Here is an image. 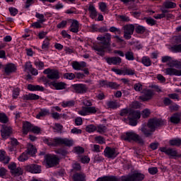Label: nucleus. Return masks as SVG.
<instances>
[{
    "label": "nucleus",
    "instance_id": "nucleus-56",
    "mask_svg": "<svg viewBox=\"0 0 181 181\" xmlns=\"http://www.w3.org/2000/svg\"><path fill=\"white\" fill-rule=\"evenodd\" d=\"M74 151L78 155H81V153H84V149L83 148V147L81 146L75 147Z\"/></svg>",
    "mask_w": 181,
    "mask_h": 181
},
{
    "label": "nucleus",
    "instance_id": "nucleus-60",
    "mask_svg": "<svg viewBox=\"0 0 181 181\" xmlns=\"http://www.w3.org/2000/svg\"><path fill=\"white\" fill-rule=\"evenodd\" d=\"M148 172L151 175H156L158 172V168L156 167L149 168Z\"/></svg>",
    "mask_w": 181,
    "mask_h": 181
},
{
    "label": "nucleus",
    "instance_id": "nucleus-30",
    "mask_svg": "<svg viewBox=\"0 0 181 181\" xmlns=\"http://www.w3.org/2000/svg\"><path fill=\"white\" fill-rule=\"evenodd\" d=\"M169 144L171 146H181V139H174L169 141Z\"/></svg>",
    "mask_w": 181,
    "mask_h": 181
},
{
    "label": "nucleus",
    "instance_id": "nucleus-23",
    "mask_svg": "<svg viewBox=\"0 0 181 181\" xmlns=\"http://www.w3.org/2000/svg\"><path fill=\"white\" fill-rule=\"evenodd\" d=\"M167 66L168 67H171L173 69V67H175V69H181V62H179L177 60H172L170 62H168Z\"/></svg>",
    "mask_w": 181,
    "mask_h": 181
},
{
    "label": "nucleus",
    "instance_id": "nucleus-41",
    "mask_svg": "<svg viewBox=\"0 0 181 181\" xmlns=\"http://www.w3.org/2000/svg\"><path fill=\"white\" fill-rule=\"evenodd\" d=\"M86 132H94V131H97V127L94 124L88 125L86 127Z\"/></svg>",
    "mask_w": 181,
    "mask_h": 181
},
{
    "label": "nucleus",
    "instance_id": "nucleus-58",
    "mask_svg": "<svg viewBox=\"0 0 181 181\" xmlns=\"http://www.w3.org/2000/svg\"><path fill=\"white\" fill-rule=\"evenodd\" d=\"M170 63L172 62V57L169 56H165L162 57V62L163 63Z\"/></svg>",
    "mask_w": 181,
    "mask_h": 181
},
{
    "label": "nucleus",
    "instance_id": "nucleus-18",
    "mask_svg": "<svg viewBox=\"0 0 181 181\" xmlns=\"http://www.w3.org/2000/svg\"><path fill=\"white\" fill-rule=\"evenodd\" d=\"M180 113L176 112L172 115V116L168 119L171 124H180Z\"/></svg>",
    "mask_w": 181,
    "mask_h": 181
},
{
    "label": "nucleus",
    "instance_id": "nucleus-49",
    "mask_svg": "<svg viewBox=\"0 0 181 181\" xmlns=\"http://www.w3.org/2000/svg\"><path fill=\"white\" fill-rule=\"evenodd\" d=\"M141 115L143 118H148V117L151 115V111H149V110L148 109H145L144 110L142 111Z\"/></svg>",
    "mask_w": 181,
    "mask_h": 181
},
{
    "label": "nucleus",
    "instance_id": "nucleus-21",
    "mask_svg": "<svg viewBox=\"0 0 181 181\" xmlns=\"http://www.w3.org/2000/svg\"><path fill=\"white\" fill-rule=\"evenodd\" d=\"M33 127V125H32L30 122H24L23 124V134H24V135H28V132H29L30 131H32Z\"/></svg>",
    "mask_w": 181,
    "mask_h": 181
},
{
    "label": "nucleus",
    "instance_id": "nucleus-48",
    "mask_svg": "<svg viewBox=\"0 0 181 181\" xmlns=\"http://www.w3.org/2000/svg\"><path fill=\"white\" fill-rule=\"evenodd\" d=\"M64 77L68 80H74L76 78V75L73 73H66L64 75Z\"/></svg>",
    "mask_w": 181,
    "mask_h": 181
},
{
    "label": "nucleus",
    "instance_id": "nucleus-45",
    "mask_svg": "<svg viewBox=\"0 0 181 181\" xmlns=\"http://www.w3.org/2000/svg\"><path fill=\"white\" fill-rule=\"evenodd\" d=\"M129 119V125H132V127H136V125L138 124V119H134L132 117H127Z\"/></svg>",
    "mask_w": 181,
    "mask_h": 181
},
{
    "label": "nucleus",
    "instance_id": "nucleus-61",
    "mask_svg": "<svg viewBox=\"0 0 181 181\" xmlns=\"http://www.w3.org/2000/svg\"><path fill=\"white\" fill-rule=\"evenodd\" d=\"M163 103L165 105H171L173 102L169 98H164Z\"/></svg>",
    "mask_w": 181,
    "mask_h": 181
},
{
    "label": "nucleus",
    "instance_id": "nucleus-59",
    "mask_svg": "<svg viewBox=\"0 0 181 181\" xmlns=\"http://www.w3.org/2000/svg\"><path fill=\"white\" fill-rule=\"evenodd\" d=\"M21 90L18 88L13 89V98H18V95H19Z\"/></svg>",
    "mask_w": 181,
    "mask_h": 181
},
{
    "label": "nucleus",
    "instance_id": "nucleus-25",
    "mask_svg": "<svg viewBox=\"0 0 181 181\" xmlns=\"http://www.w3.org/2000/svg\"><path fill=\"white\" fill-rule=\"evenodd\" d=\"M25 152H27V154L30 155V156H35L36 152H37V149H36V147H35V146L30 144Z\"/></svg>",
    "mask_w": 181,
    "mask_h": 181
},
{
    "label": "nucleus",
    "instance_id": "nucleus-64",
    "mask_svg": "<svg viewBox=\"0 0 181 181\" xmlns=\"http://www.w3.org/2000/svg\"><path fill=\"white\" fill-rule=\"evenodd\" d=\"M119 19H121V21L122 22H129L130 19L129 17L127 16H119Z\"/></svg>",
    "mask_w": 181,
    "mask_h": 181
},
{
    "label": "nucleus",
    "instance_id": "nucleus-13",
    "mask_svg": "<svg viewBox=\"0 0 181 181\" xmlns=\"http://www.w3.org/2000/svg\"><path fill=\"white\" fill-rule=\"evenodd\" d=\"M25 170H27V172H30V173H40V172H42L40 166L35 164L25 166Z\"/></svg>",
    "mask_w": 181,
    "mask_h": 181
},
{
    "label": "nucleus",
    "instance_id": "nucleus-17",
    "mask_svg": "<svg viewBox=\"0 0 181 181\" xmlns=\"http://www.w3.org/2000/svg\"><path fill=\"white\" fill-rule=\"evenodd\" d=\"M16 71V66L13 64H8L6 65L4 68V73L6 74L9 75L12 73H15Z\"/></svg>",
    "mask_w": 181,
    "mask_h": 181
},
{
    "label": "nucleus",
    "instance_id": "nucleus-19",
    "mask_svg": "<svg viewBox=\"0 0 181 181\" xmlns=\"http://www.w3.org/2000/svg\"><path fill=\"white\" fill-rule=\"evenodd\" d=\"M50 86H53L55 88V90H64L66 88V83L64 82H50Z\"/></svg>",
    "mask_w": 181,
    "mask_h": 181
},
{
    "label": "nucleus",
    "instance_id": "nucleus-12",
    "mask_svg": "<svg viewBox=\"0 0 181 181\" xmlns=\"http://www.w3.org/2000/svg\"><path fill=\"white\" fill-rule=\"evenodd\" d=\"M105 156L109 159H114L117 158V153H115V148L110 147H106L104 151Z\"/></svg>",
    "mask_w": 181,
    "mask_h": 181
},
{
    "label": "nucleus",
    "instance_id": "nucleus-53",
    "mask_svg": "<svg viewBox=\"0 0 181 181\" xmlns=\"http://www.w3.org/2000/svg\"><path fill=\"white\" fill-rule=\"evenodd\" d=\"M6 172H8V170L5 169V168H0V177H2L3 179L5 178V176H6Z\"/></svg>",
    "mask_w": 181,
    "mask_h": 181
},
{
    "label": "nucleus",
    "instance_id": "nucleus-54",
    "mask_svg": "<svg viewBox=\"0 0 181 181\" xmlns=\"http://www.w3.org/2000/svg\"><path fill=\"white\" fill-rule=\"evenodd\" d=\"M146 23H148V25H151V26H153V25H156V21H155L152 18H146Z\"/></svg>",
    "mask_w": 181,
    "mask_h": 181
},
{
    "label": "nucleus",
    "instance_id": "nucleus-20",
    "mask_svg": "<svg viewBox=\"0 0 181 181\" xmlns=\"http://www.w3.org/2000/svg\"><path fill=\"white\" fill-rule=\"evenodd\" d=\"M87 66L85 62H74L72 63V67L74 70H83L84 67Z\"/></svg>",
    "mask_w": 181,
    "mask_h": 181
},
{
    "label": "nucleus",
    "instance_id": "nucleus-1",
    "mask_svg": "<svg viewBox=\"0 0 181 181\" xmlns=\"http://www.w3.org/2000/svg\"><path fill=\"white\" fill-rule=\"evenodd\" d=\"M164 124L165 120L162 119H150L147 124L142 126L140 131H141L146 138H151V136L153 135L154 132L156 131V128H158V127H162V125Z\"/></svg>",
    "mask_w": 181,
    "mask_h": 181
},
{
    "label": "nucleus",
    "instance_id": "nucleus-36",
    "mask_svg": "<svg viewBox=\"0 0 181 181\" xmlns=\"http://www.w3.org/2000/svg\"><path fill=\"white\" fill-rule=\"evenodd\" d=\"M12 175H15V176H21V175H23V171L22 170V168H17L13 170V171H11Z\"/></svg>",
    "mask_w": 181,
    "mask_h": 181
},
{
    "label": "nucleus",
    "instance_id": "nucleus-43",
    "mask_svg": "<svg viewBox=\"0 0 181 181\" xmlns=\"http://www.w3.org/2000/svg\"><path fill=\"white\" fill-rule=\"evenodd\" d=\"M8 117L5 113H0V122H2L3 124H6L8 122Z\"/></svg>",
    "mask_w": 181,
    "mask_h": 181
},
{
    "label": "nucleus",
    "instance_id": "nucleus-7",
    "mask_svg": "<svg viewBox=\"0 0 181 181\" xmlns=\"http://www.w3.org/2000/svg\"><path fill=\"white\" fill-rule=\"evenodd\" d=\"M124 29V37L127 40L131 39L132 35H134V30H135V26L132 24L126 25L123 27Z\"/></svg>",
    "mask_w": 181,
    "mask_h": 181
},
{
    "label": "nucleus",
    "instance_id": "nucleus-63",
    "mask_svg": "<svg viewBox=\"0 0 181 181\" xmlns=\"http://www.w3.org/2000/svg\"><path fill=\"white\" fill-rule=\"evenodd\" d=\"M9 12L12 16H16L18 14V9L15 8H9Z\"/></svg>",
    "mask_w": 181,
    "mask_h": 181
},
{
    "label": "nucleus",
    "instance_id": "nucleus-8",
    "mask_svg": "<svg viewBox=\"0 0 181 181\" xmlns=\"http://www.w3.org/2000/svg\"><path fill=\"white\" fill-rule=\"evenodd\" d=\"M43 73L44 74H47V77L49 78V80H59V78H60V75L57 70L47 69L44 70Z\"/></svg>",
    "mask_w": 181,
    "mask_h": 181
},
{
    "label": "nucleus",
    "instance_id": "nucleus-44",
    "mask_svg": "<svg viewBox=\"0 0 181 181\" xmlns=\"http://www.w3.org/2000/svg\"><path fill=\"white\" fill-rule=\"evenodd\" d=\"M49 111L47 110H42L37 115L36 118L40 119L41 117H46V115H48Z\"/></svg>",
    "mask_w": 181,
    "mask_h": 181
},
{
    "label": "nucleus",
    "instance_id": "nucleus-35",
    "mask_svg": "<svg viewBox=\"0 0 181 181\" xmlns=\"http://www.w3.org/2000/svg\"><path fill=\"white\" fill-rule=\"evenodd\" d=\"M131 112V109L129 108H124L120 110L119 115L121 117H127V115H129V113Z\"/></svg>",
    "mask_w": 181,
    "mask_h": 181
},
{
    "label": "nucleus",
    "instance_id": "nucleus-33",
    "mask_svg": "<svg viewBox=\"0 0 181 181\" xmlns=\"http://www.w3.org/2000/svg\"><path fill=\"white\" fill-rule=\"evenodd\" d=\"M88 11H90V17L92 19H94L95 16H97V10H95V7L93 5H90L88 8Z\"/></svg>",
    "mask_w": 181,
    "mask_h": 181
},
{
    "label": "nucleus",
    "instance_id": "nucleus-32",
    "mask_svg": "<svg viewBox=\"0 0 181 181\" xmlns=\"http://www.w3.org/2000/svg\"><path fill=\"white\" fill-rule=\"evenodd\" d=\"M25 100H39V95L33 93H30L28 95H25L24 96Z\"/></svg>",
    "mask_w": 181,
    "mask_h": 181
},
{
    "label": "nucleus",
    "instance_id": "nucleus-16",
    "mask_svg": "<svg viewBox=\"0 0 181 181\" xmlns=\"http://www.w3.org/2000/svg\"><path fill=\"white\" fill-rule=\"evenodd\" d=\"M165 74L167 76H181V70H178L174 68H167L165 69Z\"/></svg>",
    "mask_w": 181,
    "mask_h": 181
},
{
    "label": "nucleus",
    "instance_id": "nucleus-6",
    "mask_svg": "<svg viewBox=\"0 0 181 181\" xmlns=\"http://www.w3.org/2000/svg\"><path fill=\"white\" fill-rule=\"evenodd\" d=\"M145 179V175L141 173H134L132 175L122 176V181H141Z\"/></svg>",
    "mask_w": 181,
    "mask_h": 181
},
{
    "label": "nucleus",
    "instance_id": "nucleus-5",
    "mask_svg": "<svg viewBox=\"0 0 181 181\" xmlns=\"http://www.w3.org/2000/svg\"><path fill=\"white\" fill-rule=\"evenodd\" d=\"M45 164L46 168H53L59 165V158L56 156L47 154L45 156Z\"/></svg>",
    "mask_w": 181,
    "mask_h": 181
},
{
    "label": "nucleus",
    "instance_id": "nucleus-24",
    "mask_svg": "<svg viewBox=\"0 0 181 181\" xmlns=\"http://www.w3.org/2000/svg\"><path fill=\"white\" fill-rule=\"evenodd\" d=\"M128 117L135 119H139V118H141V112L130 109L129 115Z\"/></svg>",
    "mask_w": 181,
    "mask_h": 181
},
{
    "label": "nucleus",
    "instance_id": "nucleus-11",
    "mask_svg": "<svg viewBox=\"0 0 181 181\" xmlns=\"http://www.w3.org/2000/svg\"><path fill=\"white\" fill-rule=\"evenodd\" d=\"M160 151L161 152H164V153L165 155H168L170 158H175V157L177 156V151L171 148L162 147L160 148Z\"/></svg>",
    "mask_w": 181,
    "mask_h": 181
},
{
    "label": "nucleus",
    "instance_id": "nucleus-57",
    "mask_svg": "<svg viewBox=\"0 0 181 181\" xmlns=\"http://www.w3.org/2000/svg\"><path fill=\"white\" fill-rule=\"evenodd\" d=\"M86 111L90 114H95L97 109H95V107H86Z\"/></svg>",
    "mask_w": 181,
    "mask_h": 181
},
{
    "label": "nucleus",
    "instance_id": "nucleus-26",
    "mask_svg": "<svg viewBox=\"0 0 181 181\" xmlns=\"http://www.w3.org/2000/svg\"><path fill=\"white\" fill-rule=\"evenodd\" d=\"M78 21L76 20H73V22L71 25L70 31L73 32V33H77L78 32Z\"/></svg>",
    "mask_w": 181,
    "mask_h": 181
},
{
    "label": "nucleus",
    "instance_id": "nucleus-39",
    "mask_svg": "<svg viewBox=\"0 0 181 181\" xmlns=\"http://www.w3.org/2000/svg\"><path fill=\"white\" fill-rule=\"evenodd\" d=\"M35 18H37L40 23H43V22H46V18H45V15L37 13L35 15Z\"/></svg>",
    "mask_w": 181,
    "mask_h": 181
},
{
    "label": "nucleus",
    "instance_id": "nucleus-15",
    "mask_svg": "<svg viewBox=\"0 0 181 181\" xmlns=\"http://www.w3.org/2000/svg\"><path fill=\"white\" fill-rule=\"evenodd\" d=\"M153 97V92L151 90H146L143 91V95L139 97L142 101H148Z\"/></svg>",
    "mask_w": 181,
    "mask_h": 181
},
{
    "label": "nucleus",
    "instance_id": "nucleus-62",
    "mask_svg": "<svg viewBox=\"0 0 181 181\" xmlns=\"http://www.w3.org/2000/svg\"><path fill=\"white\" fill-rule=\"evenodd\" d=\"M95 141H97V142H98V144H105V141L104 140V137L99 136H96L95 138Z\"/></svg>",
    "mask_w": 181,
    "mask_h": 181
},
{
    "label": "nucleus",
    "instance_id": "nucleus-22",
    "mask_svg": "<svg viewBox=\"0 0 181 181\" xmlns=\"http://www.w3.org/2000/svg\"><path fill=\"white\" fill-rule=\"evenodd\" d=\"M28 89L30 90V91H45V88L39 85L35 86V85L29 84L28 86Z\"/></svg>",
    "mask_w": 181,
    "mask_h": 181
},
{
    "label": "nucleus",
    "instance_id": "nucleus-29",
    "mask_svg": "<svg viewBox=\"0 0 181 181\" xmlns=\"http://www.w3.org/2000/svg\"><path fill=\"white\" fill-rule=\"evenodd\" d=\"M163 6L166 9H173V8H176V4L172 1H167L163 3Z\"/></svg>",
    "mask_w": 181,
    "mask_h": 181
},
{
    "label": "nucleus",
    "instance_id": "nucleus-40",
    "mask_svg": "<svg viewBox=\"0 0 181 181\" xmlns=\"http://www.w3.org/2000/svg\"><path fill=\"white\" fill-rule=\"evenodd\" d=\"M171 50L175 53H181V44L174 45L171 47Z\"/></svg>",
    "mask_w": 181,
    "mask_h": 181
},
{
    "label": "nucleus",
    "instance_id": "nucleus-28",
    "mask_svg": "<svg viewBox=\"0 0 181 181\" xmlns=\"http://www.w3.org/2000/svg\"><path fill=\"white\" fill-rule=\"evenodd\" d=\"M74 181H84L86 180V175L83 173H76L73 176Z\"/></svg>",
    "mask_w": 181,
    "mask_h": 181
},
{
    "label": "nucleus",
    "instance_id": "nucleus-51",
    "mask_svg": "<svg viewBox=\"0 0 181 181\" xmlns=\"http://www.w3.org/2000/svg\"><path fill=\"white\" fill-rule=\"evenodd\" d=\"M99 134H104L107 131V127L104 125H99L96 129Z\"/></svg>",
    "mask_w": 181,
    "mask_h": 181
},
{
    "label": "nucleus",
    "instance_id": "nucleus-34",
    "mask_svg": "<svg viewBox=\"0 0 181 181\" xmlns=\"http://www.w3.org/2000/svg\"><path fill=\"white\" fill-rule=\"evenodd\" d=\"M134 74H135V70L127 68L123 69V76H134Z\"/></svg>",
    "mask_w": 181,
    "mask_h": 181
},
{
    "label": "nucleus",
    "instance_id": "nucleus-55",
    "mask_svg": "<svg viewBox=\"0 0 181 181\" xmlns=\"http://www.w3.org/2000/svg\"><path fill=\"white\" fill-rule=\"evenodd\" d=\"M134 90L135 91H142V84L141 83H135L134 85Z\"/></svg>",
    "mask_w": 181,
    "mask_h": 181
},
{
    "label": "nucleus",
    "instance_id": "nucleus-31",
    "mask_svg": "<svg viewBox=\"0 0 181 181\" xmlns=\"http://www.w3.org/2000/svg\"><path fill=\"white\" fill-rule=\"evenodd\" d=\"M124 56L127 60L133 61L135 60V57L134 56V52L131 50L125 52Z\"/></svg>",
    "mask_w": 181,
    "mask_h": 181
},
{
    "label": "nucleus",
    "instance_id": "nucleus-38",
    "mask_svg": "<svg viewBox=\"0 0 181 181\" xmlns=\"http://www.w3.org/2000/svg\"><path fill=\"white\" fill-rule=\"evenodd\" d=\"M28 153L25 151V153H23L18 158V160L20 162H25V160H28L29 159V157H28Z\"/></svg>",
    "mask_w": 181,
    "mask_h": 181
},
{
    "label": "nucleus",
    "instance_id": "nucleus-47",
    "mask_svg": "<svg viewBox=\"0 0 181 181\" xmlns=\"http://www.w3.org/2000/svg\"><path fill=\"white\" fill-rule=\"evenodd\" d=\"M145 30H146V28L141 25H138L135 28V31L136 32V33H144Z\"/></svg>",
    "mask_w": 181,
    "mask_h": 181
},
{
    "label": "nucleus",
    "instance_id": "nucleus-46",
    "mask_svg": "<svg viewBox=\"0 0 181 181\" xmlns=\"http://www.w3.org/2000/svg\"><path fill=\"white\" fill-rule=\"evenodd\" d=\"M141 62L144 66H151V59L146 57L142 58Z\"/></svg>",
    "mask_w": 181,
    "mask_h": 181
},
{
    "label": "nucleus",
    "instance_id": "nucleus-3",
    "mask_svg": "<svg viewBox=\"0 0 181 181\" xmlns=\"http://www.w3.org/2000/svg\"><path fill=\"white\" fill-rule=\"evenodd\" d=\"M97 39L101 42L100 46L95 47V50L97 52H104V49H108V47L111 46V35L110 33H106L103 37H98Z\"/></svg>",
    "mask_w": 181,
    "mask_h": 181
},
{
    "label": "nucleus",
    "instance_id": "nucleus-9",
    "mask_svg": "<svg viewBox=\"0 0 181 181\" xmlns=\"http://www.w3.org/2000/svg\"><path fill=\"white\" fill-rule=\"evenodd\" d=\"M76 94H86L88 91V87L86 84L78 83L72 86Z\"/></svg>",
    "mask_w": 181,
    "mask_h": 181
},
{
    "label": "nucleus",
    "instance_id": "nucleus-2",
    "mask_svg": "<svg viewBox=\"0 0 181 181\" xmlns=\"http://www.w3.org/2000/svg\"><path fill=\"white\" fill-rule=\"evenodd\" d=\"M45 144H47L48 146H60L64 145L65 146H73L74 141L71 139L67 138L56 137L54 139H45Z\"/></svg>",
    "mask_w": 181,
    "mask_h": 181
},
{
    "label": "nucleus",
    "instance_id": "nucleus-37",
    "mask_svg": "<svg viewBox=\"0 0 181 181\" xmlns=\"http://www.w3.org/2000/svg\"><path fill=\"white\" fill-rule=\"evenodd\" d=\"M179 108H180V106L177 104L170 105L169 106V110L170 112H175L176 111H179Z\"/></svg>",
    "mask_w": 181,
    "mask_h": 181
},
{
    "label": "nucleus",
    "instance_id": "nucleus-4",
    "mask_svg": "<svg viewBox=\"0 0 181 181\" xmlns=\"http://www.w3.org/2000/svg\"><path fill=\"white\" fill-rule=\"evenodd\" d=\"M121 139L123 141H128L131 142V141H134V142H137V144H141L144 145V139L139 135L136 134L134 132H127L125 134L121 136Z\"/></svg>",
    "mask_w": 181,
    "mask_h": 181
},
{
    "label": "nucleus",
    "instance_id": "nucleus-50",
    "mask_svg": "<svg viewBox=\"0 0 181 181\" xmlns=\"http://www.w3.org/2000/svg\"><path fill=\"white\" fill-rule=\"evenodd\" d=\"M49 40V38H46L44 40L43 44L42 45V49H43L44 50H47V49H49V45H50Z\"/></svg>",
    "mask_w": 181,
    "mask_h": 181
},
{
    "label": "nucleus",
    "instance_id": "nucleus-14",
    "mask_svg": "<svg viewBox=\"0 0 181 181\" xmlns=\"http://www.w3.org/2000/svg\"><path fill=\"white\" fill-rule=\"evenodd\" d=\"M105 60L108 64H114L115 66L121 64L122 62V59H121V57H107V58H105Z\"/></svg>",
    "mask_w": 181,
    "mask_h": 181
},
{
    "label": "nucleus",
    "instance_id": "nucleus-52",
    "mask_svg": "<svg viewBox=\"0 0 181 181\" xmlns=\"http://www.w3.org/2000/svg\"><path fill=\"white\" fill-rule=\"evenodd\" d=\"M25 69H24V71H30V70H32V69H33V67L32 66V64L30 63V62H26L25 64V66H24Z\"/></svg>",
    "mask_w": 181,
    "mask_h": 181
},
{
    "label": "nucleus",
    "instance_id": "nucleus-10",
    "mask_svg": "<svg viewBox=\"0 0 181 181\" xmlns=\"http://www.w3.org/2000/svg\"><path fill=\"white\" fill-rule=\"evenodd\" d=\"M1 132L3 139H8L12 135V127L4 124Z\"/></svg>",
    "mask_w": 181,
    "mask_h": 181
},
{
    "label": "nucleus",
    "instance_id": "nucleus-42",
    "mask_svg": "<svg viewBox=\"0 0 181 181\" xmlns=\"http://www.w3.org/2000/svg\"><path fill=\"white\" fill-rule=\"evenodd\" d=\"M107 107L108 108L115 110V108H118V103L117 102L110 101L107 103Z\"/></svg>",
    "mask_w": 181,
    "mask_h": 181
},
{
    "label": "nucleus",
    "instance_id": "nucleus-27",
    "mask_svg": "<svg viewBox=\"0 0 181 181\" xmlns=\"http://www.w3.org/2000/svg\"><path fill=\"white\" fill-rule=\"evenodd\" d=\"M97 181H121V180H119V178L117 177L110 176V177H100L98 179Z\"/></svg>",
    "mask_w": 181,
    "mask_h": 181
}]
</instances>
